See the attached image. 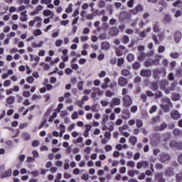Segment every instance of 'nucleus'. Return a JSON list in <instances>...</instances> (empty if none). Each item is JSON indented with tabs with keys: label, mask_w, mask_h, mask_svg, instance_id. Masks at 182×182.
Returning a JSON list of instances; mask_svg holds the SVG:
<instances>
[{
	"label": "nucleus",
	"mask_w": 182,
	"mask_h": 182,
	"mask_svg": "<svg viewBox=\"0 0 182 182\" xmlns=\"http://www.w3.org/2000/svg\"><path fill=\"white\" fill-rule=\"evenodd\" d=\"M166 68H157L153 70V76L154 79H159L160 76H162V77H164L166 76Z\"/></svg>",
	"instance_id": "f257e3e1"
},
{
	"label": "nucleus",
	"mask_w": 182,
	"mask_h": 182,
	"mask_svg": "<svg viewBox=\"0 0 182 182\" xmlns=\"http://www.w3.org/2000/svg\"><path fill=\"white\" fill-rule=\"evenodd\" d=\"M123 107H130L133 105V100L130 95H125L122 98Z\"/></svg>",
	"instance_id": "f03ea898"
},
{
	"label": "nucleus",
	"mask_w": 182,
	"mask_h": 182,
	"mask_svg": "<svg viewBox=\"0 0 182 182\" xmlns=\"http://www.w3.org/2000/svg\"><path fill=\"white\" fill-rule=\"evenodd\" d=\"M159 87L161 90H164L167 95V90H168V80H161L159 82Z\"/></svg>",
	"instance_id": "7ed1b4c3"
},
{
	"label": "nucleus",
	"mask_w": 182,
	"mask_h": 182,
	"mask_svg": "<svg viewBox=\"0 0 182 182\" xmlns=\"http://www.w3.org/2000/svg\"><path fill=\"white\" fill-rule=\"evenodd\" d=\"M144 11V8L141 4H138L135 8L129 10L130 14L132 15H137L139 12H143Z\"/></svg>",
	"instance_id": "20e7f679"
},
{
	"label": "nucleus",
	"mask_w": 182,
	"mask_h": 182,
	"mask_svg": "<svg viewBox=\"0 0 182 182\" xmlns=\"http://www.w3.org/2000/svg\"><path fill=\"white\" fill-rule=\"evenodd\" d=\"M170 147H175L177 150H182V142L181 141H171L169 143Z\"/></svg>",
	"instance_id": "39448f33"
},
{
	"label": "nucleus",
	"mask_w": 182,
	"mask_h": 182,
	"mask_svg": "<svg viewBox=\"0 0 182 182\" xmlns=\"http://www.w3.org/2000/svg\"><path fill=\"white\" fill-rule=\"evenodd\" d=\"M128 83H129V82L127 81V78H126L124 77H119L118 78V85L121 87H124L127 86Z\"/></svg>",
	"instance_id": "423d86ee"
},
{
	"label": "nucleus",
	"mask_w": 182,
	"mask_h": 182,
	"mask_svg": "<svg viewBox=\"0 0 182 182\" xmlns=\"http://www.w3.org/2000/svg\"><path fill=\"white\" fill-rule=\"evenodd\" d=\"M130 111H129V109H124L122 112V119H123V120H127V119H130Z\"/></svg>",
	"instance_id": "0eeeda50"
},
{
	"label": "nucleus",
	"mask_w": 182,
	"mask_h": 182,
	"mask_svg": "<svg viewBox=\"0 0 182 182\" xmlns=\"http://www.w3.org/2000/svg\"><path fill=\"white\" fill-rule=\"evenodd\" d=\"M108 35H109V36H117L119 35V28H117V27H112L109 28Z\"/></svg>",
	"instance_id": "6e6552de"
},
{
	"label": "nucleus",
	"mask_w": 182,
	"mask_h": 182,
	"mask_svg": "<svg viewBox=\"0 0 182 182\" xmlns=\"http://www.w3.org/2000/svg\"><path fill=\"white\" fill-rule=\"evenodd\" d=\"M171 159V156L168 155V154L162 153L160 154V161L161 163H166V161H168Z\"/></svg>",
	"instance_id": "1a4fd4ad"
},
{
	"label": "nucleus",
	"mask_w": 182,
	"mask_h": 182,
	"mask_svg": "<svg viewBox=\"0 0 182 182\" xmlns=\"http://www.w3.org/2000/svg\"><path fill=\"white\" fill-rule=\"evenodd\" d=\"M140 76L142 77H150L151 76V70H141Z\"/></svg>",
	"instance_id": "9d476101"
},
{
	"label": "nucleus",
	"mask_w": 182,
	"mask_h": 182,
	"mask_svg": "<svg viewBox=\"0 0 182 182\" xmlns=\"http://www.w3.org/2000/svg\"><path fill=\"white\" fill-rule=\"evenodd\" d=\"M174 41L176 43H180V41H181L182 34L180 31H175L174 34Z\"/></svg>",
	"instance_id": "9b49d317"
},
{
	"label": "nucleus",
	"mask_w": 182,
	"mask_h": 182,
	"mask_svg": "<svg viewBox=\"0 0 182 182\" xmlns=\"http://www.w3.org/2000/svg\"><path fill=\"white\" fill-rule=\"evenodd\" d=\"M149 166V162L147 161H142L141 162H137L136 164V168L140 169L141 167L144 168H147Z\"/></svg>",
	"instance_id": "f8f14e48"
},
{
	"label": "nucleus",
	"mask_w": 182,
	"mask_h": 182,
	"mask_svg": "<svg viewBox=\"0 0 182 182\" xmlns=\"http://www.w3.org/2000/svg\"><path fill=\"white\" fill-rule=\"evenodd\" d=\"M155 181L158 182H166L163 173H158L155 175Z\"/></svg>",
	"instance_id": "ddd939ff"
},
{
	"label": "nucleus",
	"mask_w": 182,
	"mask_h": 182,
	"mask_svg": "<svg viewBox=\"0 0 182 182\" xmlns=\"http://www.w3.org/2000/svg\"><path fill=\"white\" fill-rule=\"evenodd\" d=\"M181 115L180 113H178V111L177 110H173L171 112V117L173 119V120H178Z\"/></svg>",
	"instance_id": "4468645a"
},
{
	"label": "nucleus",
	"mask_w": 182,
	"mask_h": 182,
	"mask_svg": "<svg viewBox=\"0 0 182 182\" xmlns=\"http://www.w3.org/2000/svg\"><path fill=\"white\" fill-rule=\"evenodd\" d=\"M106 14V11L105 9H102L100 11L99 9H96L93 11V15L94 16H102V15Z\"/></svg>",
	"instance_id": "2eb2a0df"
},
{
	"label": "nucleus",
	"mask_w": 182,
	"mask_h": 182,
	"mask_svg": "<svg viewBox=\"0 0 182 182\" xmlns=\"http://www.w3.org/2000/svg\"><path fill=\"white\" fill-rule=\"evenodd\" d=\"M165 176L166 177H171L172 176H174V170L173 168L169 167L165 171Z\"/></svg>",
	"instance_id": "dca6fc26"
},
{
	"label": "nucleus",
	"mask_w": 182,
	"mask_h": 182,
	"mask_svg": "<svg viewBox=\"0 0 182 182\" xmlns=\"http://www.w3.org/2000/svg\"><path fill=\"white\" fill-rule=\"evenodd\" d=\"M101 49L102 50H109L110 49V43L107 41L102 42L101 43Z\"/></svg>",
	"instance_id": "f3484780"
},
{
	"label": "nucleus",
	"mask_w": 182,
	"mask_h": 182,
	"mask_svg": "<svg viewBox=\"0 0 182 182\" xmlns=\"http://www.w3.org/2000/svg\"><path fill=\"white\" fill-rule=\"evenodd\" d=\"M177 86V81H173L171 86L168 87V90H166V95H168L172 90H174L176 89V87Z\"/></svg>",
	"instance_id": "a211bd4d"
},
{
	"label": "nucleus",
	"mask_w": 182,
	"mask_h": 182,
	"mask_svg": "<svg viewBox=\"0 0 182 182\" xmlns=\"http://www.w3.org/2000/svg\"><path fill=\"white\" fill-rule=\"evenodd\" d=\"M11 176H12V169L10 168L2 173L1 175V178H5V177H11Z\"/></svg>",
	"instance_id": "6ab92c4d"
},
{
	"label": "nucleus",
	"mask_w": 182,
	"mask_h": 182,
	"mask_svg": "<svg viewBox=\"0 0 182 182\" xmlns=\"http://www.w3.org/2000/svg\"><path fill=\"white\" fill-rule=\"evenodd\" d=\"M119 105H120V98H113L110 105L111 107Z\"/></svg>",
	"instance_id": "aec40b11"
},
{
	"label": "nucleus",
	"mask_w": 182,
	"mask_h": 182,
	"mask_svg": "<svg viewBox=\"0 0 182 182\" xmlns=\"http://www.w3.org/2000/svg\"><path fill=\"white\" fill-rule=\"evenodd\" d=\"M153 31L155 32V33H158L160 32V23L159 21H156L153 25Z\"/></svg>",
	"instance_id": "412c9836"
},
{
	"label": "nucleus",
	"mask_w": 182,
	"mask_h": 182,
	"mask_svg": "<svg viewBox=\"0 0 182 182\" xmlns=\"http://www.w3.org/2000/svg\"><path fill=\"white\" fill-rule=\"evenodd\" d=\"M173 6H174V8H178V9H181L182 10V2L181 0H178L175 2L173 3Z\"/></svg>",
	"instance_id": "4be33fe9"
},
{
	"label": "nucleus",
	"mask_w": 182,
	"mask_h": 182,
	"mask_svg": "<svg viewBox=\"0 0 182 182\" xmlns=\"http://www.w3.org/2000/svg\"><path fill=\"white\" fill-rule=\"evenodd\" d=\"M121 42H122V43H124V45H127V43L130 42V38L128 36L124 35L121 38Z\"/></svg>",
	"instance_id": "5701e85b"
},
{
	"label": "nucleus",
	"mask_w": 182,
	"mask_h": 182,
	"mask_svg": "<svg viewBox=\"0 0 182 182\" xmlns=\"http://www.w3.org/2000/svg\"><path fill=\"white\" fill-rule=\"evenodd\" d=\"M171 21V16H170L169 14H165L163 19L164 23H169V22Z\"/></svg>",
	"instance_id": "b1692460"
},
{
	"label": "nucleus",
	"mask_w": 182,
	"mask_h": 182,
	"mask_svg": "<svg viewBox=\"0 0 182 182\" xmlns=\"http://www.w3.org/2000/svg\"><path fill=\"white\" fill-rule=\"evenodd\" d=\"M129 143H131L132 146H136V143H137V137L134 136H131L129 137Z\"/></svg>",
	"instance_id": "393cba45"
},
{
	"label": "nucleus",
	"mask_w": 182,
	"mask_h": 182,
	"mask_svg": "<svg viewBox=\"0 0 182 182\" xmlns=\"http://www.w3.org/2000/svg\"><path fill=\"white\" fill-rule=\"evenodd\" d=\"M93 90L97 93V96H103V94L105 93V92L101 90L99 87H94Z\"/></svg>",
	"instance_id": "a878e982"
},
{
	"label": "nucleus",
	"mask_w": 182,
	"mask_h": 182,
	"mask_svg": "<svg viewBox=\"0 0 182 182\" xmlns=\"http://www.w3.org/2000/svg\"><path fill=\"white\" fill-rule=\"evenodd\" d=\"M6 103L7 105H13V103H15V97L10 96L7 97Z\"/></svg>",
	"instance_id": "bb28decb"
},
{
	"label": "nucleus",
	"mask_w": 182,
	"mask_h": 182,
	"mask_svg": "<svg viewBox=\"0 0 182 182\" xmlns=\"http://www.w3.org/2000/svg\"><path fill=\"white\" fill-rule=\"evenodd\" d=\"M43 46V41H40L38 44H37L36 42H33L31 43L32 48H42Z\"/></svg>",
	"instance_id": "cd10ccee"
},
{
	"label": "nucleus",
	"mask_w": 182,
	"mask_h": 182,
	"mask_svg": "<svg viewBox=\"0 0 182 182\" xmlns=\"http://www.w3.org/2000/svg\"><path fill=\"white\" fill-rule=\"evenodd\" d=\"M60 137H62L63 136V133H65V132H66V130H65L66 127H65V125L60 124Z\"/></svg>",
	"instance_id": "c85d7f7f"
},
{
	"label": "nucleus",
	"mask_w": 182,
	"mask_h": 182,
	"mask_svg": "<svg viewBox=\"0 0 182 182\" xmlns=\"http://www.w3.org/2000/svg\"><path fill=\"white\" fill-rule=\"evenodd\" d=\"M135 123L138 129H141L143 127V120L141 119H136Z\"/></svg>",
	"instance_id": "c756f323"
},
{
	"label": "nucleus",
	"mask_w": 182,
	"mask_h": 182,
	"mask_svg": "<svg viewBox=\"0 0 182 182\" xmlns=\"http://www.w3.org/2000/svg\"><path fill=\"white\" fill-rule=\"evenodd\" d=\"M21 137L23 140H25L26 141L31 139V136L26 132L23 133Z\"/></svg>",
	"instance_id": "7c9ffc66"
},
{
	"label": "nucleus",
	"mask_w": 182,
	"mask_h": 182,
	"mask_svg": "<svg viewBox=\"0 0 182 182\" xmlns=\"http://www.w3.org/2000/svg\"><path fill=\"white\" fill-rule=\"evenodd\" d=\"M151 38L155 45H160V41H159V38H157V36L156 34H152Z\"/></svg>",
	"instance_id": "2f4dec72"
},
{
	"label": "nucleus",
	"mask_w": 182,
	"mask_h": 182,
	"mask_svg": "<svg viewBox=\"0 0 182 182\" xmlns=\"http://www.w3.org/2000/svg\"><path fill=\"white\" fill-rule=\"evenodd\" d=\"M121 75H122V76H125V77H127L130 75V71L127 69H123L122 71H121Z\"/></svg>",
	"instance_id": "473e14b6"
},
{
	"label": "nucleus",
	"mask_w": 182,
	"mask_h": 182,
	"mask_svg": "<svg viewBox=\"0 0 182 182\" xmlns=\"http://www.w3.org/2000/svg\"><path fill=\"white\" fill-rule=\"evenodd\" d=\"M166 129H167V124L166 122L161 124L159 127V132H163V130H166Z\"/></svg>",
	"instance_id": "72a5a7b5"
},
{
	"label": "nucleus",
	"mask_w": 182,
	"mask_h": 182,
	"mask_svg": "<svg viewBox=\"0 0 182 182\" xmlns=\"http://www.w3.org/2000/svg\"><path fill=\"white\" fill-rule=\"evenodd\" d=\"M154 96H155V99H160L161 97H163V92L159 90L154 94Z\"/></svg>",
	"instance_id": "f704fd0d"
},
{
	"label": "nucleus",
	"mask_w": 182,
	"mask_h": 182,
	"mask_svg": "<svg viewBox=\"0 0 182 182\" xmlns=\"http://www.w3.org/2000/svg\"><path fill=\"white\" fill-rule=\"evenodd\" d=\"M108 120H109V115L104 114L102 116V120L101 124H106V122H107Z\"/></svg>",
	"instance_id": "c9c22d12"
},
{
	"label": "nucleus",
	"mask_w": 182,
	"mask_h": 182,
	"mask_svg": "<svg viewBox=\"0 0 182 182\" xmlns=\"http://www.w3.org/2000/svg\"><path fill=\"white\" fill-rule=\"evenodd\" d=\"M151 89L154 91L159 90V84L157 82H152Z\"/></svg>",
	"instance_id": "e433bc0d"
},
{
	"label": "nucleus",
	"mask_w": 182,
	"mask_h": 182,
	"mask_svg": "<svg viewBox=\"0 0 182 182\" xmlns=\"http://www.w3.org/2000/svg\"><path fill=\"white\" fill-rule=\"evenodd\" d=\"M46 122H48V119L43 118V121H42L41 124H40V126L38 127V129L41 130V129H42L43 127V126H45L46 124Z\"/></svg>",
	"instance_id": "4c0bfd02"
},
{
	"label": "nucleus",
	"mask_w": 182,
	"mask_h": 182,
	"mask_svg": "<svg viewBox=\"0 0 182 182\" xmlns=\"http://www.w3.org/2000/svg\"><path fill=\"white\" fill-rule=\"evenodd\" d=\"M180 95L179 94H173L171 97V100H173V102H177L180 99Z\"/></svg>",
	"instance_id": "58836bf2"
},
{
	"label": "nucleus",
	"mask_w": 182,
	"mask_h": 182,
	"mask_svg": "<svg viewBox=\"0 0 182 182\" xmlns=\"http://www.w3.org/2000/svg\"><path fill=\"white\" fill-rule=\"evenodd\" d=\"M161 118L160 117V116L157 115L156 117H154L152 118L151 122L153 124L154 123H157V122H161Z\"/></svg>",
	"instance_id": "ea45409f"
},
{
	"label": "nucleus",
	"mask_w": 182,
	"mask_h": 182,
	"mask_svg": "<svg viewBox=\"0 0 182 182\" xmlns=\"http://www.w3.org/2000/svg\"><path fill=\"white\" fill-rule=\"evenodd\" d=\"M176 76H177V77H181V76H182V69L181 68H178L176 70Z\"/></svg>",
	"instance_id": "a19ab883"
},
{
	"label": "nucleus",
	"mask_w": 182,
	"mask_h": 182,
	"mask_svg": "<svg viewBox=\"0 0 182 182\" xmlns=\"http://www.w3.org/2000/svg\"><path fill=\"white\" fill-rule=\"evenodd\" d=\"M106 6V2L105 1L101 0L98 3V7L102 9V8H105Z\"/></svg>",
	"instance_id": "79ce46f5"
},
{
	"label": "nucleus",
	"mask_w": 182,
	"mask_h": 182,
	"mask_svg": "<svg viewBox=\"0 0 182 182\" xmlns=\"http://www.w3.org/2000/svg\"><path fill=\"white\" fill-rule=\"evenodd\" d=\"M140 68V63L139 62H135L132 64V68L134 69L135 70H137Z\"/></svg>",
	"instance_id": "37998d69"
},
{
	"label": "nucleus",
	"mask_w": 182,
	"mask_h": 182,
	"mask_svg": "<svg viewBox=\"0 0 182 182\" xmlns=\"http://www.w3.org/2000/svg\"><path fill=\"white\" fill-rule=\"evenodd\" d=\"M127 59L128 62H133L134 60V55L133 54H128Z\"/></svg>",
	"instance_id": "c03bdc74"
},
{
	"label": "nucleus",
	"mask_w": 182,
	"mask_h": 182,
	"mask_svg": "<svg viewBox=\"0 0 182 182\" xmlns=\"http://www.w3.org/2000/svg\"><path fill=\"white\" fill-rule=\"evenodd\" d=\"M106 97H112V96H114V92H112L110 90H107L105 92Z\"/></svg>",
	"instance_id": "a18cd8bd"
},
{
	"label": "nucleus",
	"mask_w": 182,
	"mask_h": 182,
	"mask_svg": "<svg viewBox=\"0 0 182 182\" xmlns=\"http://www.w3.org/2000/svg\"><path fill=\"white\" fill-rule=\"evenodd\" d=\"M161 108L164 109L165 113H167V112H170V106H168V105H162Z\"/></svg>",
	"instance_id": "49530a36"
},
{
	"label": "nucleus",
	"mask_w": 182,
	"mask_h": 182,
	"mask_svg": "<svg viewBox=\"0 0 182 182\" xmlns=\"http://www.w3.org/2000/svg\"><path fill=\"white\" fill-rule=\"evenodd\" d=\"M127 5L128 8H133V6H134V0L128 1Z\"/></svg>",
	"instance_id": "de8ad7c7"
},
{
	"label": "nucleus",
	"mask_w": 182,
	"mask_h": 182,
	"mask_svg": "<svg viewBox=\"0 0 182 182\" xmlns=\"http://www.w3.org/2000/svg\"><path fill=\"white\" fill-rule=\"evenodd\" d=\"M99 39H100L101 41H105V39H107V34H106V33H101L99 36Z\"/></svg>",
	"instance_id": "09e8293b"
},
{
	"label": "nucleus",
	"mask_w": 182,
	"mask_h": 182,
	"mask_svg": "<svg viewBox=\"0 0 182 182\" xmlns=\"http://www.w3.org/2000/svg\"><path fill=\"white\" fill-rule=\"evenodd\" d=\"M140 98L144 103H146V102H147V95L146 94H141Z\"/></svg>",
	"instance_id": "8fccbe9b"
},
{
	"label": "nucleus",
	"mask_w": 182,
	"mask_h": 182,
	"mask_svg": "<svg viewBox=\"0 0 182 182\" xmlns=\"http://www.w3.org/2000/svg\"><path fill=\"white\" fill-rule=\"evenodd\" d=\"M34 36H39L42 35V31L41 29H36L33 31Z\"/></svg>",
	"instance_id": "3c124183"
},
{
	"label": "nucleus",
	"mask_w": 182,
	"mask_h": 182,
	"mask_svg": "<svg viewBox=\"0 0 182 182\" xmlns=\"http://www.w3.org/2000/svg\"><path fill=\"white\" fill-rule=\"evenodd\" d=\"M176 181L181 182L182 181V175L181 173H177L176 175Z\"/></svg>",
	"instance_id": "603ef678"
},
{
	"label": "nucleus",
	"mask_w": 182,
	"mask_h": 182,
	"mask_svg": "<svg viewBox=\"0 0 182 182\" xmlns=\"http://www.w3.org/2000/svg\"><path fill=\"white\" fill-rule=\"evenodd\" d=\"M128 129H129L128 125H123L122 127L119 128V130L121 133H123V132H124V130H127Z\"/></svg>",
	"instance_id": "864d4df0"
},
{
	"label": "nucleus",
	"mask_w": 182,
	"mask_h": 182,
	"mask_svg": "<svg viewBox=\"0 0 182 182\" xmlns=\"http://www.w3.org/2000/svg\"><path fill=\"white\" fill-rule=\"evenodd\" d=\"M160 65V60L155 59L152 60V66H159Z\"/></svg>",
	"instance_id": "5fc2aeb1"
},
{
	"label": "nucleus",
	"mask_w": 182,
	"mask_h": 182,
	"mask_svg": "<svg viewBox=\"0 0 182 182\" xmlns=\"http://www.w3.org/2000/svg\"><path fill=\"white\" fill-rule=\"evenodd\" d=\"M124 63V58H121L117 60V66H122Z\"/></svg>",
	"instance_id": "6e6d98bb"
},
{
	"label": "nucleus",
	"mask_w": 182,
	"mask_h": 182,
	"mask_svg": "<svg viewBox=\"0 0 182 182\" xmlns=\"http://www.w3.org/2000/svg\"><path fill=\"white\" fill-rule=\"evenodd\" d=\"M44 16H50L52 15V11L50 10H44L43 11Z\"/></svg>",
	"instance_id": "4d7b16f0"
},
{
	"label": "nucleus",
	"mask_w": 182,
	"mask_h": 182,
	"mask_svg": "<svg viewBox=\"0 0 182 182\" xmlns=\"http://www.w3.org/2000/svg\"><path fill=\"white\" fill-rule=\"evenodd\" d=\"M146 58V54L144 53H141L140 55L138 56V60H144V58Z\"/></svg>",
	"instance_id": "13d9d810"
},
{
	"label": "nucleus",
	"mask_w": 182,
	"mask_h": 182,
	"mask_svg": "<svg viewBox=\"0 0 182 182\" xmlns=\"http://www.w3.org/2000/svg\"><path fill=\"white\" fill-rule=\"evenodd\" d=\"M115 53L117 56H123V52H122V50L119 48L115 49Z\"/></svg>",
	"instance_id": "bf43d9fd"
},
{
	"label": "nucleus",
	"mask_w": 182,
	"mask_h": 182,
	"mask_svg": "<svg viewBox=\"0 0 182 182\" xmlns=\"http://www.w3.org/2000/svg\"><path fill=\"white\" fill-rule=\"evenodd\" d=\"M170 56L173 59H177L178 58V56H180V55L178 54V53H171L170 54Z\"/></svg>",
	"instance_id": "052dcab7"
},
{
	"label": "nucleus",
	"mask_w": 182,
	"mask_h": 182,
	"mask_svg": "<svg viewBox=\"0 0 182 182\" xmlns=\"http://www.w3.org/2000/svg\"><path fill=\"white\" fill-rule=\"evenodd\" d=\"M164 50H166V47H164V46H160L158 48L159 53H163V52H164Z\"/></svg>",
	"instance_id": "680f3d73"
},
{
	"label": "nucleus",
	"mask_w": 182,
	"mask_h": 182,
	"mask_svg": "<svg viewBox=\"0 0 182 182\" xmlns=\"http://www.w3.org/2000/svg\"><path fill=\"white\" fill-rule=\"evenodd\" d=\"M62 43H63V41L61 39H58L55 41V46L59 48L60 46H62Z\"/></svg>",
	"instance_id": "e2e57ef3"
},
{
	"label": "nucleus",
	"mask_w": 182,
	"mask_h": 182,
	"mask_svg": "<svg viewBox=\"0 0 182 182\" xmlns=\"http://www.w3.org/2000/svg\"><path fill=\"white\" fill-rule=\"evenodd\" d=\"M155 168H156V170H163V164L160 163L156 164Z\"/></svg>",
	"instance_id": "0e129e2a"
},
{
	"label": "nucleus",
	"mask_w": 182,
	"mask_h": 182,
	"mask_svg": "<svg viewBox=\"0 0 182 182\" xmlns=\"http://www.w3.org/2000/svg\"><path fill=\"white\" fill-rule=\"evenodd\" d=\"M137 106L136 105H133L131 108H130V111L131 113H136V112H137Z\"/></svg>",
	"instance_id": "69168bd1"
},
{
	"label": "nucleus",
	"mask_w": 182,
	"mask_h": 182,
	"mask_svg": "<svg viewBox=\"0 0 182 182\" xmlns=\"http://www.w3.org/2000/svg\"><path fill=\"white\" fill-rule=\"evenodd\" d=\"M33 80H35V79L32 76H29L26 78L27 83H33Z\"/></svg>",
	"instance_id": "338daca9"
},
{
	"label": "nucleus",
	"mask_w": 182,
	"mask_h": 182,
	"mask_svg": "<svg viewBox=\"0 0 182 182\" xmlns=\"http://www.w3.org/2000/svg\"><path fill=\"white\" fill-rule=\"evenodd\" d=\"M83 81H80L77 85V89L79 90H83Z\"/></svg>",
	"instance_id": "774afa93"
}]
</instances>
